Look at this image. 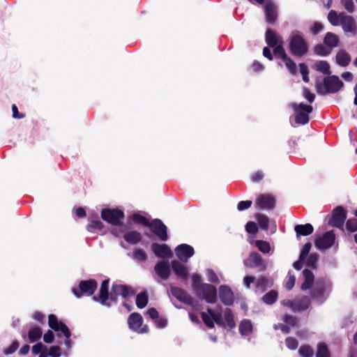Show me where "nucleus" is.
<instances>
[{
  "label": "nucleus",
  "instance_id": "1",
  "mask_svg": "<svg viewBox=\"0 0 357 357\" xmlns=\"http://www.w3.org/2000/svg\"><path fill=\"white\" fill-rule=\"evenodd\" d=\"M192 287L196 296L204 299L208 303H215L217 301V289L208 283H202L198 274L192 276Z\"/></svg>",
  "mask_w": 357,
  "mask_h": 357
},
{
  "label": "nucleus",
  "instance_id": "2",
  "mask_svg": "<svg viewBox=\"0 0 357 357\" xmlns=\"http://www.w3.org/2000/svg\"><path fill=\"white\" fill-rule=\"evenodd\" d=\"M289 50L292 55L297 57H302L308 52V43L300 31H294L289 37Z\"/></svg>",
  "mask_w": 357,
  "mask_h": 357
},
{
  "label": "nucleus",
  "instance_id": "3",
  "mask_svg": "<svg viewBox=\"0 0 357 357\" xmlns=\"http://www.w3.org/2000/svg\"><path fill=\"white\" fill-rule=\"evenodd\" d=\"M343 85L337 76L328 75L324 78L323 82H317L315 86L318 94L326 95L337 93Z\"/></svg>",
  "mask_w": 357,
  "mask_h": 357
},
{
  "label": "nucleus",
  "instance_id": "4",
  "mask_svg": "<svg viewBox=\"0 0 357 357\" xmlns=\"http://www.w3.org/2000/svg\"><path fill=\"white\" fill-rule=\"evenodd\" d=\"M291 107L295 113V122L297 124L305 125L310 121L309 114L313 111L312 105H305L303 102L297 104L292 102Z\"/></svg>",
  "mask_w": 357,
  "mask_h": 357
},
{
  "label": "nucleus",
  "instance_id": "5",
  "mask_svg": "<svg viewBox=\"0 0 357 357\" xmlns=\"http://www.w3.org/2000/svg\"><path fill=\"white\" fill-rule=\"evenodd\" d=\"M48 324L49 326L54 331H61L63 334L64 337H66L64 344H66L67 349H70L72 343V341L70 340L71 333L68 326L61 321H59L56 316L53 314H51L48 316Z\"/></svg>",
  "mask_w": 357,
  "mask_h": 357
},
{
  "label": "nucleus",
  "instance_id": "6",
  "mask_svg": "<svg viewBox=\"0 0 357 357\" xmlns=\"http://www.w3.org/2000/svg\"><path fill=\"white\" fill-rule=\"evenodd\" d=\"M98 288V282L95 279L81 280L77 287H73L72 292L78 298L82 296H92Z\"/></svg>",
  "mask_w": 357,
  "mask_h": 357
},
{
  "label": "nucleus",
  "instance_id": "7",
  "mask_svg": "<svg viewBox=\"0 0 357 357\" xmlns=\"http://www.w3.org/2000/svg\"><path fill=\"white\" fill-rule=\"evenodd\" d=\"M101 218L112 225L119 226L121 225L125 214L123 211L118 208H107L101 211Z\"/></svg>",
  "mask_w": 357,
  "mask_h": 357
},
{
  "label": "nucleus",
  "instance_id": "8",
  "mask_svg": "<svg viewBox=\"0 0 357 357\" xmlns=\"http://www.w3.org/2000/svg\"><path fill=\"white\" fill-rule=\"evenodd\" d=\"M135 294V291L130 286L113 283L112 286L109 299L110 301L116 303L118 301L119 296H122L123 298H127L128 297L134 296Z\"/></svg>",
  "mask_w": 357,
  "mask_h": 357
},
{
  "label": "nucleus",
  "instance_id": "9",
  "mask_svg": "<svg viewBox=\"0 0 357 357\" xmlns=\"http://www.w3.org/2000/svg\"><path fill=\"white\" fill-rule=\"evenodd\" d=\"M148 227L160 241H166L168 240L167 227L160 219H153Z\"/></svg>",
  "mask_w": 357,
  "mask_h": 357
},
{
  "label": "nucleus",
  "instance_id": "10",
  "mask_svg": "<svg viewBox=\"0 0 357 357\" xmlns=\"http://www.w3.org/2000/svg\"><path fill=\"white\" fill-rule=\"evenodd\" d=\"M347 211L342 206H336L328 220V225L343 229L344 223L347 219Z\"/></svg>",
  "mask_w": 357,
  "mask_h": 357
},
{
  "label": "nucleus",
  "instance_id": "11",
  "mask_svg": "<svg viewBox=\"0 0 357 357\" xmlns=\"http://www.w3.org/2000/svg\"><path fill=\"white\" fill-rule=\"evenodd\" d=\"M143 323V317L138 312L130 314L128 318V324L130 329L139 333H146L149 328L147 325L142 327Z\"/></svg>",
  "mask_w": 357,
  "mask_h": 357
},
{
  "label": "nucleus",
  "instance_id": "12",
  "mask_svg": "<svg viewBox=\"0 0 357 357\" xmlns=\"http://www.w3.org/2000/svg\"><path fill=\"white\" fill-rule=\"evenodd\" d=\"M109 279L104 280L100 285L99 293L97 296H93V300L100 303L102 305L107 307H111L110 294L109 293Z\"/></svg>",
  "mask_w": 357,
  "mask_h": 357
},
{
  "label": "nucleus",
  "instance_id": "13",
  "mask_svg": "<svg viewBox=\"0 0 357 357\" xmlns=\"http://www.w3.org/2000/svg\"><path fill=\"white\" fill-rule=\"evenodd\" d=\"M331 290V283L324 278L317 280L314 288L310 292L311 296L314 299H321L326 291Z\"/></svg>",
  "mask_w": 357,
  "mask_h": 357
},
{
  "label": "nucleus",
  "instance_id": "14",
  "mask_svg": "<svg viewBox=\"0 0 357 357\" xmlns=\"http://www.w3.org/2000/svg\"><path fill=\"white\" fill-rule=\"evenodd\" d=\"M276 204L275 198L270 194L260 195L256 202L255 206L261 210H273Z\"/></svg>",
  "mask_w": 357,
  "mask_h": 357
},
{
  "label": "nucleus",
  "instance_id": "15",
  "mask_svg": "<svg viewBox=\"0 0 357 357\" xmlns=\"http://www.w3.org/2000/svg\"><path fill=\"white\" fill-rule=\"evenodd\" d=\"M170 291L172 295L180 302L194 307V298L185 290L176 287H171Z\"/></svg>",
  "mask_w": 357,
  "mask_h": 357
},
{
  "label": "nucleus",
  "instance_id": "16",
  "mask_svg": "<svg viewBox=\"0 0 357 357\" xmlns=\"http://www.w3.org/2000/svg\"><path fill=\"white\" fill-rule=\"evenodd\" d=\"M335 235L333 231H326L323 236L317 238L314 241L315 246L320 250L331 248L335 242Z\"/></svg>",
  "mask_w": 357,
  "mask_h": 357
},
{
  "label": "nucleus",
  "instance_id": "17",
  "mask_svg": "<svg viewBox=\"0 0 357 357\" xmlns=\"http://www.w3.org/2000/svg\"><path fill=\"white\" fill-rule=\"evenodd\" d=\"M176 257L182 261L187 262L195 254L194 248L188 244H181L175 248Z\"/></svg>",
  "mask_w": 357,
  "mask_h": 357
},
{
  "label": "nucleus",
  "instance_id": "18",
  "mask_svg": "<svg viewBox=\"0 0 357 357\" xmlns=\"http://www.w3.org/2000/svg\"><path fill=\"white\" fill-rule=\"evenodd\" d=\"M243 264L250 268L259 267H262V270L265 268L261 256L256 252H250L248 257L243 260Z\"/></svg>",
  "mask_w": 357,
  "mask_h": 357
},
{
  "label": "nucleus",
  "instance_id": "19",
  "mask_svg": "<svg viewBox=\"0 0 357 357\" xmlns=\"http://www.w3.org/2000/svg\"><path fill=\"white\" fill-rule=\"evenodd\" d=\"M219 298L221 302L227 306L232 305L234 301L233 291L228 286L225 284L219 287Z\"/></svg>",
  "mask_w": 357,
  "mask_h": 357
},
{
  "label": "nucleus",
  "instance_id": "20",
  "mask_svg": "<svg viewBox=\"0 0 357 357\" xmlns=\"http://www.w3.org/2000/svg\"><path fill=\"white\" fill-rule=\"evenodd\" d=\"M340 23L344 32H349L354 36L357 33V26L353 17L340 16Z\"/></svg>",
  "mask_w": 357,
  "mask_h": 357
},
{
  "label": "nucleus",
  "instance_id": "21",
  "mask_svg": "<svg viewBox=\"0 0 357 357\" xmlns=\"http://www.w3.org/2000/svg\"><path fill=\"white\" fill-rule=\"evenodd\" d=\"M151 250L158 257L168 258L172 255V252L169 247L166 244H159L153 243L151 244Z\"/></svg>",
  "mask_w": 357,
  "mask_h": 357
},
{
  "label": "nucleus",
  "instance_id": "22",
  "mask_svg": "<svg viewBox=\"0 0 357 357\" xmlns=\"http://www.w3.org/2000/svg\"><path fill=\"white\" fill-rule=\"evenodd\" d=\"M264 12L266 22L270 24H274L278 19V11L275 4L268 1L264 7Z\"/></svg>",
  "mask_w": 357,
  "mask_h": 357
},
{
  "label": "nucleus",
  "instance_id": "23",
  "mask_svg": "<svg viewBox=\"0 0 357 357\" xmlns=\"http://www.w3.org/2000/svg\"><path fill=\"white\" fill-rule=\"evenodd\" d=\"M154 270L157 275L163 280H167L170 275L171 271L167 261H160L156 264Z\"/></svg>",
  "mask_w": 357,
  "mask_h": 357
},
{
  "label": "nucleus",
  "instance_id": "24",
  "mask_svg": "<svg viewBox=\"0 0 357 357\" xmlns=\"http://www.w3.org/2000/svg\"><path fill=\"white\" fill-rule=\"evenodd\" d=\"M172 268L176 276L186 280L188 277V271L187 268L181 262L174 260L172 262Z\"/></svg>",
  "mask_w": 357,
  "mask_h": 357
},
{
  "label": "nucleus",
  "instance_id": "25",
  "mask_svg": "<svg viewBox=\"0 0 357 357\" xmlns=\"http://www.w3.org/2000/svg\"><path fill=\"white\" fill-rule=\"evenodd\" d=\"M303 275L304 282L302 283L301 288L302 290L306 291L312 287L314 282V275L313 273L307 268L303 271Z\"/></svg>",
  "mask_w": 357,
  "mask_h": 357
},
{
  "label": "nucleus",
  "instance_id": "26",
  "mask_svg": "<svg viewBox=\"0 0 357 357\" xmlns=\"http://www.w3.org/2000/svg\"><path fill=\"white\" fill-rule=\"evenodd\" d=\"M297 238L310 235L314 231L313 226L310 223L305 225H296L294 227Z\"/></svg>",
  "mask_w": 357,
  "mask_h": 357
},
{
  "label": "nucleus",
  "instance_id": "27",
  "mask_svg": "<svg viewBox=\"0 0 357 357\" xmlns=\"http://www.w3.org/2000/svg\"><path fill=\"white\" fill-rule=\"evenodd\" d=\"M351 60L350 54L344 50H340L336 54V63L342 67L347 66Z\"/></svg>",
  "mask_w": 357,
  "mask_h": 357
},
{
  "label": "nucleus",
  "instance_id": "28",
  "mask_svg": "<svg viewBox=\"0 0 357 357\" xmlns=\"http://www.w3.org/2000/svg\"><path fill=\"white\" fill-rule=\"evenodd\" d=\"M123 239L127 243L131 245H135L142 241V236L140 232L135 230H132L124 234Z\"/></svg>",
  "mask_w": 357,
  "mask_h": 357
},
{
  "label": "nucleus",
  "instance_id": "29",
  "mask_svg": "<svg viewBox=\"0 0 357 357\" xmlns=\"http://www.w3.org/2000/svg\"><path fill=\"white\" fill-rule=\"evenodd\" d=\"M265 40L270 47H274L278 45V39L276 33L270 28L267 29L266 31Z\"/></svg>",
  "mask_w": 357,
  "mask_h": 357
},
{
  "label": "nucleus",
  "instance_id": "30",
  "mask_svg": "<svg viewBox=\"0 0 357 357\" xmlns=\"http://www.w3.org/2000/svg\"><path fill=\"white\" fill-rule=\"evenodd\" d=\"M338 43L339 38L337 36L331 32H328L324 38V45L328 46L330 49L337 47Z\"/></svg>",
  "mask_w": 357,
  "mask_h": 357
},
{
  "label": "nucleus",
  "instance_id": "31",
  "mask_svg": "<svg viewBox=\"0 0 357 357\" xmlns=\"http://www.w3.org/2000/svg\"><path fill=\"white\" fill-rule=\"evenodd\" d=\"M314 68L324 75H329L331 73L330 65L326 61H317L314 65Z\"/></svg>",
  "mask_w": 357,
  "mask_h": 357
},
{
  "label": "nucleus",
  "instance_id": "32",
  "mask_svg": "<svg viewBox=\"0 0 357 357\" xmlns=\"http://www.w3.org/2000/svg\"><path fill=\"white\" fill-rule=\"evenodd\" d=\"M252 331V324L249 319H243L239 325V332L242 335H248Z\"/></svg>",
  "mask_w": 357,
  "mask_h": 357
},
{
  "label": "nucleus",
  "instance_id": "33",
  "mask_svg": "<svg viewBox=\"0 0 357 357\" xmlns=\"http://www.w3.org/2000/svg\"><path fill=\"white\" fill-rule=\"evenodd\" d=\"M255 219L261 229L265 231L268 230L270 220L267 215L262 213H257L255 215Z\"/></svg>",
  "mask_w": 357,
  "mask_h": 357
},
{
  "label": "nucleus",
  "instance_id": "34",
  "mask_svg": "<svg viewBox=\"0 0 357 357\" xmlns=\"http://www.w3.org/2000/svg\"><path fill=\"white\" fill-rule=\"evenodd\" d=\"M310 305V299L308 296H303L294 307V310L304 311Z\"/></svg>",
  "mask_w": 357,
  "mask_h": 357
},
{
  "label": "nucleus",
  "instance_id": "35",
  "mask_svg": "<svg viewBox=\"0 0 357 357\" xmlns=\"http://www.w3.org/2000/svg\"><path fill=\"white\" fill-rule=\"evenodd\" d=\"M278 294L275 290H271L263 297L262 301L267 305H273L278 299Z\"/></svg>",
  "mask_w": 357,
  "mask_h": 357
},
{
  "label": "nucleus",
  "instance_id": "36",
  "mask_svg": "<svg viewBox=\"0 0 357 357\" xmlns=\"http://www.w3.org/2000/svg\"><path fill=\"white\" fill-rule=\"evenodd\" d=\"M316 357H331L330 351L326 343L320 342L317 344Z\"/></svg>",
  "mask_w": 357,
  "mask_h": 357
},
{
  "label": "nucleus",
  "instance_id": "37",
  "mask_svg": "<svg viewBox=\"0 0 357 357\" xmlns=\"http://www.w3.org/2000/svg\"><path fill=\"white\" fill-rule=\"evenodd\" d=\"M149 298L146 291H142L137 295L136 305L138 308L142 309L145 307L148 303Z\"/></svg>",
  "mask_w": 357,
  "mask_h": 357
},
{
  "label": "nucleus",
  "instance_id": "38",
  "mask_svg": "<svg viewBox=\"0 0 357 357\" xmlns=\"http://www.w3.org/2000/svg\"><path fill=\"white\" fill-rule=\"evenodd\" d=\"M130 219L136 224L142 225L144 227H148L151 221H149L145 216L139 213H133L130 216Z\"/></svg>",
  "mask_w": 357,
  "mask_h": 357
},
{
  "label": "nucleus",
  "instance_id": "39",
  "mask_svg": "<svg viewBox=\"0 0 357 357\" xmlns=\"http://www.w3.org/2000/svg\"><path fill=\"white\" fill-rule=\"evenodd\" d=\"M42 336L41 328L38 326L31 328L28 333V337L31 342L38 340Z\"/></svg>",
  "mask_w": 357,
  "mask_h": 357
},
{
  "label": "nucleus",
  "instance_id": "40",
  "mask_svg": "<svg viewBox=\"0 0 357 357\" xmlns=\"http://www.w3.org/2000/svg\"><path fill=\"white\" fill-rule=\"evenodd\" d=\"M314 52L317 55L326 56L331 53V49L326 45L324 46V45L319 44L314 46Z\"/></svg>",
  "mask_w": 357,
  "mask_h": 357
},
{
  "label": "nucleus",
  "instance_id": "41",
  "mask_svg": "<svg viewBox=\"0 0 357 357\" xmlns=\"http://www.w3.org/2000/svg\"><path fill=\"white\" fill-rule=\"evenodd\" d=\"M104 228V224L99 220H91L86 226V230L89 232H94L95 230H102Z\"/></svg>",
  "mask_w": 357,
  "mask_h": 357
},
{
  "label": "nucleus",
  "instance_id": "42",
  "mask_svg": "<svg viewBox=\"0 0 357 357\" xmlns=\"http://www.w3.org/2000/svg\"><path fill=\"white\" fill-rule=\"evenodd\" d=\"M225 320L228 327L233 328L236 326L234 314L230 308H226L225 311Z\"/></svg>",
  "mask_w": 357,
  "mask_h": 357
},
{
  "label": "nucleus",
  "instance_id": "43",
  "mask_svg": "<svg viewBox=\"0 0 357 357\" xmlns=\"http://www.w3.org/2000/svg\"><path fill=\"white\" fill-rule=\"evenodd\" d=\"M273 55L277 59H281L283 61L285 60L288 56L285 52V50L282 45H278L273 47Z\"/></svg>",
  "mask_w": 357,
  "mask_h": 357
},
{
  "label": "nucleus",
  "instance_id": "44",
  "mask_svg": "<svg viewBox=\"0 0 357 357\" xmlns=\"http://www.w3.org/2000/svg\"><path fill=\"white\" fill-rule=\"evenodd\" d=\"M298 353L302 357H312L314 351L311 346L309 344H305L300 347Z\"/></svg>",
  "mask_w": 357,
  "mask_h": 357
},
{
  "label": "nucleus",
  "instance_id": "45",
  "mask_svg": "<svg viewBox=\"0 0 357 357\" xmlns=\"http://www.w3.org/2000/svg\"><path fill=\"white\" fill-rule=\"evenodd\" d=\"M255 245L257 248L263 253H268L271 250V245L267 241L262 240H257L255 241Z\"/></svg>",
  "mask_w": 357,
  "mask_h": 357
},
{
  "label": "nucleus",
  "instance_id": "46",
  "mask_svg": "<svg viewBox=\"0 0 357 357\" xmlns=\"http://www.w3.org/2000/svg\"><path fill=\"white\" fill-rule=\"evenodd\" d=\"M268 280L265 276H260L257 281L256 287L261 291L264 292L268 287Z\"/></svg>",
  "mask_w": 357,
  "mask_h": 357
},
{
  "label": "nucleus",
  "instance_id": "47",
  "mask_svg": "<svg viewBox=\"0 0 357 357\" xmlns=\"http://www.w3.org/2000/svg\"><path fill=\"white\" fill-rule=\"evenodd\" d=\"M133 258L139 261H145L147 255L142 248H137L133 252Z\"/></svg>",
  "mask_w": 357,
  "mask_h": 357
},
{
  "label": "nucleus",
  "instance_id": "48",
  "mask_svg": "<svg viewBox=\"0 0 357 357\" xmlns=\"http://www.w3.org/2000/svg\"><path fill=\"white\" fill-rule=\"evenodd\" d=\"M346 229L350 233L357 231V218H349L346 221Z\"/></svg>",
  "mask_w": 357,
  "mask_h": 357
},
{
  "label": "nucleus",
  "instance_id": "49",
  "mask_svg": "<svg viewBox=\"0 0 357 357\" xmlns=\"http://www.w3.org/2000/svg\"><path fill=\"white\" fill-rule=\"evenodd\" d=\"M285 63V66L289 73L291 75H296L297 73V67L295 62L289 57H287L285 60L283 61Z\"/></svg>",
  "mask_w": 357,
  "mask_h": 357
},
{
  "label": "nucleus",
  "instance_id": "50",
  "mask_svg": "<svg viewBox=\"0 0 357 357\" xmlns=\"http://www.w3.org/2000/svg\"><path fill=\"white\" fill-rule=\"evenodd\" d=\"M318 255L316 253L311 254L306 260L308 267L316 269L317 267Z\"/></svg>",
  "mask_w": 357,
  "mask_h": 357
},
{
  "label": "nucleus",
  "instance_id": "51",
  "mask_svg": "<svg viewBox=\"0 0 357 357\" xmlns=\"http://www.w3.org/2000/svg\"><path fill=\"white\" fill-rule=\"evenodd\" d=\"M206 276H207L208 280L211 283L215 284H218L220 283V280L213 270H212L211 268L207 269L206 270Z\"/></svg>",
  "mask_w": 357,
  "mask_h": 357
},
{
  "label": "nucleus",
  "instance_id": "52",
  "mask_svg": "<svg viewBox=\"0 0 357 357\" xmlns=\"http://www.w3.org/2000/svg\"><path fill=\"white\" fill-rule=\"evenodd\" d=\"M328 20L330 23L333 26H337L340 24V17L337 15V13L331 10L328 15Z\"/></svg>",
  "mask_w": 357,
  "mask_h": 357
},
{
  "label": "nucleus",
  "instance_id": "53",
  "mask_svg": "<svg viewBox=\"0 0 357 357\" xmlns=\"http://www.w3.org/2000/svg\"><path fill=\"white\" fill-rule=\"evenodd\" d=\"M202 319L204 324L209 328H213L215 327L213 318L204 312H201Z\"/></svg>",
  "mask_w": 357,
  "mask_h": 357
},
{
  "label": "nucleus",
  "instance_id": "54",
  "mask_svg": "<svg viewBox=\"0 0 357 357\" xmlns=\"http://www.w3.org/2000/svg\"><path fill=\"white\" fill-rule=\"evenodd\" d=\"M300 72L303 76V80L305 82H309V70L307 65L304 63H299Z\"/></svg>",
  "mask_w": 357,
  "mask_h": 357
},
{
  "label": "nucleus",
  "instance_id": "55",
  "mask_svg": "<svg viewBox=\"0 0 357 357\" xmlns=\"http://www.w3.org/2000/svg\"><path fill=\"white\" fill-rule=\"evenodd\" d=\"M287 347L291 350H294L298 347V342L295 337H288L285 340Z\"/></svg>",
  "mask_w": 357,
  "mask_h": 357
},
{
  "label": "nucleus",
  "instance_id": "56",
  "mask_svg": "<svg viewBox=\"0 0 357 357\" xmlns=\"http://www.w3.org/2000/svg\"><path fill=\"white\" fill-rule=\"evenodd\" d=\"M245 230L248 234H255L258 231V227L255 222L250 221L245 225Z\"/></svg>",
  "mask_w": 357,
  "mask_h": 357
},
{
  "label": "nucleus",
  "instance_id": "57",
  "mask_svg": "<svg viewBox=\"0 0 357 357\" xmlns=\"http://www.w3.org/2000/svg\"><path fill=\"white\" fill-rule=\"evenodd\" d=\"M283 321L286 322L287 324L290 325L291 326H296L298 324V319L296 317L286 314L283 316Z\"/></svg>",
  "mask_w": 357,
  "mask_h": 357
},
{
  "label": "nucleus",
  "instance_id": "58",
  "mask_svg": "<svg viewBox=\"0 0 357 357\" xmlns=\"http://www.w3.org/2000/svg\"><path fill=\"white\" fill-rule=\"evenodd\" d=\"M19 347V342L17 340H14L10 347L4 349L3 354L5 355H10L13 354Z\"/></svg>",
  "mask_w": 357,
  "mask_h": 357
},
{
  "label": "nucleus",
  "instance_id": "59",
  "mask_svg": "<svg viewBox=\"0 0 357 357\" xmlns=\"http://www.w3.org/2000/svg\"><path fill=\"white\" fill-rule=\"evenodd\" d=\"M44 351H47V347L41 342H38L32 347V352L35 355L39 354Z\"/></svg>",
  "mask_w": 357,
  "mask_h": 357
},
{
  "label": "nucleus",
  "instance_id": "60",
  "mask_svg": "<svg viewBox=\"0 0 357 357\" xmlns=\"http://www.w3.org/2000/svg\"><path fill=\"white\" fill-rule=\"evenodd\" d=\"M311 248H312L311 243H310V242L306 243L303 245V248L301 250V252L300 253L299 257H302V259H306V257H307V255H308V254H309V252L310 251Z\"/></svg>",
  "mask_w": 357,
  "mask_h": 357
},
{
  "label": "nucleus",
  "instance_id": "61",
  "mask_svg": "<svg viewBox=\"0 0 357 357\" xmlns=\"http://www.w3.org/2000/svg\"><path fill=\"white\" fill-rule=\"evenodd\" d=\"M252 204L251 200L241 201L237 205V209L240 211L248 209Z\"/></svg>",
  "mask_w": 357,
  "mask_h": 357
},
{
  "label": "nucleus",
  "instance_id": "62",
  "mask_svg": "<svg viewBox=\"0 0 357 357\" xmlns=\"http://www.w3.org/2000/svg\"><path fill=\"white\" fill-rule=\"evenodd\" d=\"M303 96L310 103H312L314 101L315 95L311 93L310 90L306 87L303 88Z\"/></svg>",
  "mask_w": 357,
  "mask_h": 357
},
{
  "label": "nucleus",
  "instance_id": "63",
  "mask_svg": "<svg viewBox=\"0 0 357 357\" xmlns=\"http://www.w3.org/2000/svg\"><path fill=\"white\" fill-rule=\"evenodd\" d=\"M344 8L350 13L354 11V3L353 0H341Z\"/></svg>",
  "mask_w": 357,
  "mask_h": 357
},
{
  "label": "nucleus",
  "instance_id": "64",
  "mask_svg": "<svg viewBox=\"0 0 357 357\" xmlns=\"http://www.w3.org/2000/svg\"><path fill=\"white\" fill-rule=\"evenodd\" d=\"M60 347L59 346H52L48 351V356L51 357H59L61 356Z\"/></svg>",
  "mask_w": 357,
  "mask_h": 357
}]
</instances>
